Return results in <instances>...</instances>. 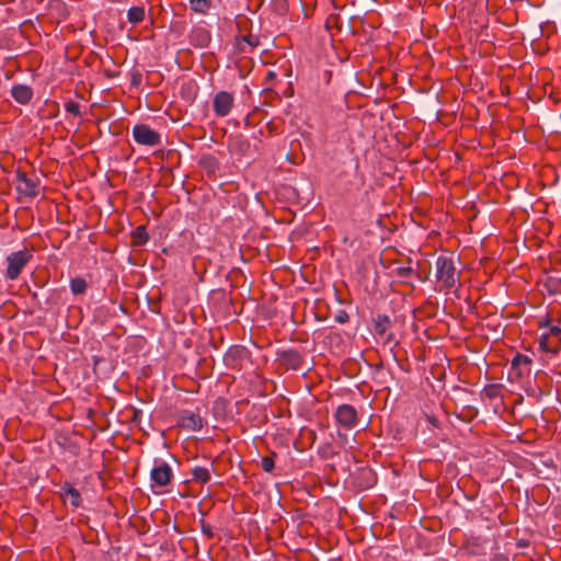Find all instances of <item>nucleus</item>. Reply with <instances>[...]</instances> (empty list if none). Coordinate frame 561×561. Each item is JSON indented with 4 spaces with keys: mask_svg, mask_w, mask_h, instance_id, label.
<instances>
[{
    "mask_svg": "<svg viewBox=\"0 0 561 561\" xmlns=\"http://www.w3.org/2000/svg\"><path fill=\"white\" fill-rule=\"evenodd\" d=\"M437 278L445 287L451 288L458 282L456 266L451 257L439 256L436 261Z\"/></svg>",
    "mask_w": 561,
    "mask_h": 561,
    "instance_id": "nucleus-1",
    "label": "nucleus"
},
{
    "mask_svg": "<svg viewBox=\"0 0 561 561\" xmlns=\"http://www.w3.org/2000/svg\"><path fill=\"white\" fill-rule=\"evenodd\" d=\"M31 259L32 254L27 250L16 251L9 254L7 257V278L11 280L16 279Z\"/></svg>",
    "mask_w": 561,
    "mask_h": 561,
    "instance_id": "nucleus-2",
    "label": "nucleus"
},
{
    "mask_svg": "<svg viewBox=\"0 0 561 561\" xmlns=\"http://www.w3.org/2000/svg\"><path fill=\"white\" fill-rule=\"evenodd\" d=\"M133 137L139 145L154 147L161 144V135L146 124H137L133 128Z\"/></svg>",
    "mask_w": 561,
    "mask_h": 561,
    "instance_id": "nucleus-3",
    "label": "nucleus"
},
{
    "mask_svg": "<svg viewBox=\"0 0 561 561\" xmlns=\"http://www.w3.org/2000/svg\"><path fill=\"white\" fill-rule=\"evenodd\" d=\"M234 104L232 93L228 91H219L214 95L213 108L217 116L226 117L231 112Z\"/></svg>",
    "mask_w": 561,
    "mask_h": 561,
    "instance_id": "nucleus-4",
    "label": "nucleus"
},
{
    "mask_svg": "<svg viewBox=\"0 0 561 561\" xmlns=\"http://www.w3.org/2000/svg\"><path fill=\"white\" fill-rule=\"evenodd\" d=\"M150 477L156 485L163 488L170 484L173 471L167 462L160 461L151 470Z\"/></svg>",
    "mask_w": 561,
    "mask_h": 561,
    "instance_id": "nucleus-5",
    "label": "nucleus"
},
{
    "mask_svg": "<svg viewBox=\"0 0 561 561\" xmlns=\"http://www.w3.org/2000/svg\"><path fill=\"white\" fill-rule=\"evenodd\" d=\"M16 181V190L19 193L28 197H35L38 194V180L31 179L26 173L18 171Z\"/></svg>",
    "mask_w": 561,
    "mask_h": 561,
    "instance_id": "nucleus-6",
    "label": "nucleus"
},
{
    "mask_svg": "<svg viewBox=\"0 0 561 561\" xmlns=\"http://www.w3.org/2000/svg\"><path fill=\"white\" fill-rule=\"evenodd\" d=\"M337 423L346 428H352L357 423V412L350 404L340 405L335 412Z\"/></svg>",
    "mask_w": 561,
    "mask_h": 561,
    "instance_id": "nucleus-7",
    "label": "nucleus"
},
{
    "mask_svg": "<svg viewBox=\"0 0 561 561\" xmlns=\"http://www.w3.org/2000/svg\"><path fill=\"white\" fill-rule=\"evenodd\" d=\"M279 360L287 369L299 370L302 368L304 358L296 350H286L280 352Z\"/></svg>",
    "mask_w": 561,
    "mask_h": 561,
    "instance_id": "nucleus-8",
    "label": "nucleus"
},
{
    "mask_svg": "<svg viewBox=\"0 0 561 561\" xmlns=\"http://www.w3.org/2000/svg\"><path fill=\"white\" fill-rule=\"evenodd\" d=\"M180 425L190 431H199L203 427V419L198 414L184 411L180 416Z\"/></svg>",
    "mask_w": 561,
    "mask_h": 561,
    "instance_id": "nucleus-9",
    "label": "nucleus"
},
{
    "mask_svg": "<svg viewBox=\"0 0 561 561\" xmlns=\"http://www.w3.org/2000/svg\"><path fill=\"white\" fill-rule=\"evenodd\" d=\"M11 95L20 104H27L32 100L33 91L26 84H16L12 87Z\"/></svg>",
    "mask_w": 561,
    "mask_h": 561,
    "instance_id": "nucleus-10",
    "label": "nucleus"
},
{
    "mask_svg": "<svg viewBox=\"0 0 561 561\" xmlns=\"http://www.w3.org/2000/svg\"><path fill=\"white\" fill-rule=\"evenodd\" d=\"M61 494L64 496V501H69L73 507H79L81 504V495L77 489H75L70 483H65L61 486Z\"/></svg>",
    "mask_w": 561,
    "mask_h": 561,
    "instance_id": "nucleus-11",
    "label": "nucleus"
},
{
    "mask_svg": "<svg viewBox=\"0 0 561 561\" xmlns=\"http://www.w3.org/2000/svg\"><path fill=\"white\" fill-rule=\"evenodd\" d=\"M390 325L391 321L386 314H378L374 320L375 332L380 336H383L387 333Z\"/></svg>",
    "mask_w": 561,
    "mask_h": 561,
    "instance_id": "nucleus-12",
    "label": "nucleus"
},
{
    "mask_svg": "<svg viewBox=\"0 0 561 561\" xmlns=\"http://www.w3.org/2000/svg\"><path fill=\"white\" fill-rule=\"evenodd\" d=\"M146 11L144 7H131L127 11V20L131 24H138L145 20Z\"/></svg>",
    "mask_w": 561,
    "mask_h": 561,
    "instance_id": "nucleus-13",
    "label": "nucleus"
},
{
    "mask_svg": "<svg viewBox=\"0 0 561 561\" xmlns=\"http://www.w3.org/2000/svg\"><path fill=\"white\" fill-rule=\"evenodd\" d=\"M192 480L202 484H206L210 481V472L205 467H195L192 470Z\"/></svg>",
    "mask_w": 561,
    "mask_h": 561,
    "instance_id": "nucleus-14",
    "label": "nucleus"
},
{
    "mask_svg": "<svg viewBox=\"0 0 561 561\" xmlns=\"http://www.w3.org/2000/svg\"><path fill=\"white\" fill-rule=\"evenodd\" d=\"M131 237H133V243L135 245H142L147 242L148 240V233L146 231V228L144 226H139L137 227L133 233H131Z\"/></svg>",
    "mask_w": 561,
    "mask_h": 561,
    "instance_id": "nucleus-15",
    "label": "nucleus"
},
{
    "mask_svg": "<svg viewBox=\"0 0 561 561\" xmlns=\"http://www.w3.org/2000/svg\"><path fill=\"white\" fill-rule=\"evenodd\" d=\"M396 274L404 283H409V279L412 278V276H416L419 279L423 280L421 276L410 266L398 267L396 270Z\"/></svg>",
    "mask_w": 561,
    "mask_h": 561,
    "instance_id": "nucleus-16",
    "label": "nucleus"
},
{
    "mask_svg": "<svg viewBox=\"0 0 561 561\" xmlns=\"http://www.w3.org/2000/svg\"><path fill=\"white\" fill-rule=\"evenodd\" d=\"M191 9L205 14L211 7V0H190Z\"/></svg>",
    "mask_w": 561,
    "mask_h": 561,
    "instance_id": "nucleus-17",
    "label": "nucleus"
},
{
    "mask_svg": "<svg viewBox=\"0 0 561 561\" xmlns=\"http://www.w3.org/2000/svg\"><path fill=\"white\" fill-rule=\"evenodd\" d=\"M201 165L208 172H215L218 169V161L214 156H204L201 159Z\"/></svg>",
    "mask_w": 561,
    "mask_h": 561,
    "instance_id": "nucleus-18",
    "label": "nucleus"
},
{
    "mask_svg": "<svg viewBox=\"0 0 561 561\" xmlns=\"http://www.w3.org/2000/svg\"><path fill=\"white\" fill-rule=\"evenodd\" d=\"M87 286L88 285H87L85 279H83L81 277H76V278L71 279V283H70L71 291L75 295L83 294L87 289Z\"/></svg>",
    "mask_w": 561,
    "mask_h": 561,
    "instance_id": "nucleus-19",
    "label": "nucleus"
},
{
    "mask_svg": "<svg viewBox=\"0 0 561 561\" xmlns=\"http://www.w3.org/2000/svg\"><path fill=\"white\" fill-rule=\"evenodd\" d=\"M548 337L556 344L557 348L561 347V329L556 325L549 327V331L546 333Z\"/></svg>",
    "mask_w": 561,
    "mask_h": 561,
    "instance_id": "nucleus-20",
    "label": "nucleus"
},
{
    "mask_svg": "<svg viewBox=\"0 0 561 561\" xmlns=\"http://www.w3.org/2000/svg\"><path fill=\"white\" fill-rule=\"evenodd\" d=\"M539 344H540L541 350H543L545 352H549V353H553V354L559 352L556 344H553V342L548 337L547 334L541 335V337L539 340Z\"/></svg>",
    "mask_w": 561,
    "mask_h": 561,
    "instance_id": "nucleus-21",
    "label": "nucleus"
},
{
    "mask_svg": "<svg viewBox=\"0 0 561 561\" xmlns=\"http://www.w3.org/2000/svg\"><path fill=\"white\" fill-rule=\"evenodd\" d=\"M531 363V359L523 354H516L514 358L512 359V366L517 367L520 365H529Z\"/></svg>",
    "mask_w": 561,
    "mask_h": 561,
    "instance_id": "nucleus-22",
    "label": "nucleus"
},
{
    "mask_svg": "<svg viewBox=\"0 0 561 561\" xmlns=\"http://www.w3.org/2000/svg\"><path fill=\"white\" fill-rule=\"evenodd\" d=\"M261 467L265 472H272L274 469V459L271 456L263 457L261 460Z\"/></svg>",
    "mask_w": 561,
    "mask_h": 561,
    "instance_id": "nucleus-23",
    "label": "nucleus"
},
{
    "mask_svg": "<svg viewBox=\"0 0 561 561\" xmlns=\"http://www.w3.org/2000/svg\"><path fill=\"white\" fill-rule=\"evenodd\" d=\"M65 110L75 116L80 115V105L77 102H73V101L67 102L65 104Z\"/></svg>",
    "mask_w": 561,
    "mask_h": 561,
    "instance_id": "nucleus-24",
    "label": "nucleus"
},
{
    "mask_svg": "<svg viewBox=\"0 0 561 561\" xmlns=\"http://www.w3.org/2000/svg\"><path fill=\"white\" fill-rule=\"evenodd\" d=\"M275 77H276V73L274 71H268L266 73V80H268V81L275 79Z\"/></svg>",
    "mask_w": 561,
    "mask_h": 561,
    "instance_id": "nucleus-25",
    "label": "nucleus"
},
{
    "mask_svg": "<svg viewBox=\"0 0 561 561\" xmlns=\"http://www.w3.org/2000/svg\"><path fill=\"white\" fill-rule=\"evenodd\" d=\"M203 531H204V534H206L208 537H211V535H213V533H211V530H210V528H209L208 526L206 527L205 525H203Z\"/></svg>",
    "mask_w": 561,
    "mask_h": 561,
    "instance_id": "nucleus-26",
    "label": "nucleus"
},
{
    "mask_svg": "<svg viewBox=\"0 0 561 561\" xmlns=\"http://www.w3.org/2000/svg\"><path fill=\"white\" fill-rule=\"evenodd\" d=\"M392 340H393V334H392V333H389V334L386 336L385 342H386V343H390Z\"/></svg>",
    "mask_w": 561,
    "mask_h": 561,
    "instance_id": "nucleus-27",
    "label": "nucleus"
},
{
    "mask_svg": "<svg viewBox=\"0 0 561 561\" xmlns=\"http://www.w3.org/2000/svg\"><path fill=\"white\" fill-rule=\"evenodd\" d=\"M243 41L247 42L248 44L254 46L255 44L251 41V37L250 36H245L243 37Z\"/></svg>",
    "mask_w": 561,
    "mask_h": 561,
    "instance_id": "nucleus-28",
    "label": "nucleus"
},
{
    "mask_svg": "<svg viewBox=\"0 0 561 561\" xmlns=\"http://www.w3.org/2000/svg\"><path fill=\"white\" fill-rule=\"evenodd\" d=\"M492 561H508V559L500 556V557L494 558Z\"/></svg>",
    "mask_w": 561,
    "mask_h": 561,
    "instance_id": "nucleus-29",
    "label": "nucleus"
},
{
    "mask_svg": "<svg viewBox=\"0 0 561 561\" xmlns=\"http://www.w3.org/2000/svg\"><path fill=\"white\" fill-rule=\"evenodd\" d=\"M346 318H347V314L344 313V316L339 317V321L344 322Z\"/></svg>",
    "mask_w": 561,
    "mask_h": 561,
    "instance_id": "nucleus-30",
    "label": "nucleus"
}]
</instances>
